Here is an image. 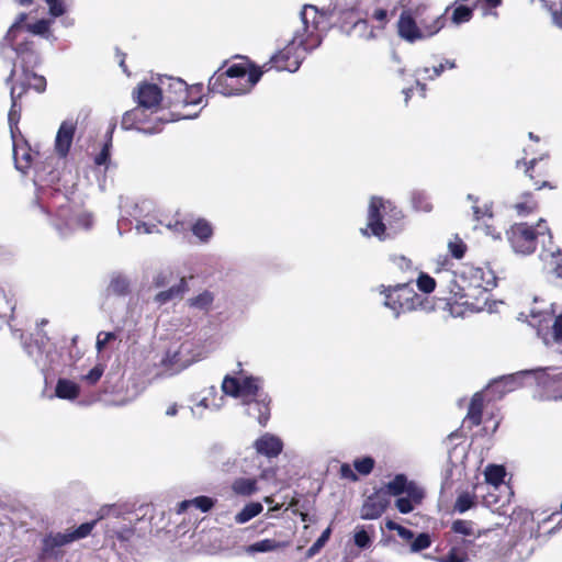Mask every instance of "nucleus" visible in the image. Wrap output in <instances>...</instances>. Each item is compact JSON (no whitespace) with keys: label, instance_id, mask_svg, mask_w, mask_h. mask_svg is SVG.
I'll use <instances>...</instances> for the list:
<instances>
[{"label":"nucleus","instance_id":"obj_60","mask_svg":"<svg viewBox=\"0 0 562 562\" xmlns=\"http://www.w3.org/2000/svg\"><path fill=\"white\" fill-rule=\"evenodd\" d=\"M104 369L101 364L93 367L83 379L90 384L94 385L103 375Z\"/></svg>","mask_w":562,"mask_h":562},{"label":"nucleus","instance_id":"obj_8","mask_svg":"<svg viewBox=\"0 0 562 562\" xmlns=\"http://www.w3.org/2000/svg\"><path fill=\"white\" fill-rule=\"evenodd\" d=\"M460 272L462 274V289L473 302L485 301L486 293L497 284V277L487 265L482 267L464 265Z\"/></svg>","mask_w":562,"mask_h":562},{"label":"nucleus","instance_id":"obj_12","mask_svg":"<svg viewBox=\"0 0 562 562\" xmlns=\"http://www.w3.org/2000/svg\"><path fill=\"white\" fill-rule=\"evenodd\" d=\"M164 124L157 120V115L154 119H149L147 110L139 105L126 111L121 120V127L123 130H137L145 134L160 133Z\"/></svg>","mask_w":562,"mask_h":562},{"label":"nucleus","instance_id":"obj_22","mask_svg":"<svg viewBox=\"0 0 562 562\" xmlns=\"http://www.w3.org/2000/svg\"><path fill=\"white\" fill-rule=\"evenodd\" d=\"M540 258L548 272L562 282V249L559 246L554 248L543 246Z\"/></svg>","mask_w":562,"mask_h":562},{"label":"nucleus","instance_id":"obj_29","mask_svg":"<svg viewBox=\"0 0 562 562\" xmlns=\"http://www.w3.org/2000/svg\"><path fill=\"white\" fill-rule=\"evenodd\" d=\"M232 491L238 496L248 497L258 492V481L254 477H238L232 483Z\"/></svg>","mask_w":562,"mask_h":562},{"label":"nucleus","instance_id":"obj_27","mask_svg":"<svg viewBox=\"0 0 562 562\" xmlns=\"http://www.w3.org/2000/svg\"><path fill=\"white\" fill-rule=\"evenodd\" d=\"M484 409V396L482 393H475L469 404L465 422L470 428L481 425Z\"/></svg>","mask_w":562,"mask_h":562},{"label":"nucleus","instance_id":"obj_30","mask_svg":"<svg viewBox=\"0 0 562 562\" xmlns=\"http://www.w3.org/2000/svg\"><path fill=\"white\" fill-rule=\"evenodd\" d=\"M539 207L538 201L531 192H524L519 200L513 205V209L519 216H527L535 213Z\"/></svg>","mask_w":562,"mask_h":562},{"label":"nucleus","instance_id":"obj_40","mask_svg":"<svg viewBox=\"0 0 562 562\" xmlns=\"http://www.w3.org/2000/svg\"><path fill=\"white\" fill-rule=\"evenodd\" d=\"M485 481L494 486H498L504 482L506 470L504 465L488 464L484 471Z\"/></svg>","mask_w":562,"mask_h":562},{"label":"nucleus","instance_id":"obj_63","mask_svg":"<svg viewBox=\"0 0 562 562\" xmlns=\"http://www.w3.org/2000/svg\"><path fill=\"white\" fill-rule=\"evenodd\" d=\"M446 69V65L439 64L438 66H434L431 69L428 67H425L423 69V72L426 75L425 78L434 80L435 78L439 77Z\"/></svg>","mask_w":562,"mask_h":562},{"label":"nucleus","instance_id":"obj_56","mask_svg":"<svg viewBox=\"0 0 562 562\" xmlns=\"http://www.w3.org/2000/svg\"><path fill=\"white\" fill-rule=\"evenodd\" d=\"M191 221L186 218H176L172 223L167 224V227L175 233H187L190 229Z\"/></svg>","mask_w":562,"mask_h":562},{"label":"nucleus","instance_id":"obj_50","mask_svg":"<svg viewBox=\"0 0 562 562\" xmlns=\"http://www.w3.org/2000/svg\"><path fill=\"white\" fill-rule=\"evenodd\" d=\"M412 203L416 211L430 212L432 210V204L429 202L428 198L422 193H414Z\"/></svg>","mask_w":562,"mask_h":562},{"label":"nucleus","instance_id":"obj_64","mask_svg":"<svg viewBox=\"0 0 562 562\" xmlns=\"http://www.w3.org/2000/svg\"><path fill=\"white\" fill-rule=\"evenodd\" d=\"M172 277V273L169 272V273H159L155 280H154V284L157 286V288H161V286H165L169 283L170 281V278Z\"/></svg>","mask_w":562,"mask_h":562},{"label":"nucleus","instance_id":"obj_9","mask_svg":"<svg viewBox=\"0 0 562 562\" xmlns=\"http://www.w3.org/2000/svg\"><path fill=\"white\" fill-rule=\"evenodd\" d=\"M385 216L393 217L395 221L403 218L402 212L390 201L380 196H372L368 207L367 227L361 228V234L384 240L386 238Z\"/></svg>","mask_w":562,"mask_h":562},{"label":"nucleus","instance_id":"obj_42","mask_svg":"<svg viewBox=\"0 0 562 562\" xmlns=\"http://www.w3.org/2000/svg\"><path fill=\"white\" fill-rule=\"evenodd\" d=\"M280 548V543L274 539H263L255 543L249 544L246 548V552L255 554L259 552H271Z\"/></svg>","mask_w":562,"mask_h":562},{"label":"nucleus","instance_id":"obj_6","mask_svg":"<svg viewBox=\"0 0 562 562\" xmlns=\"http://www.w3.org/2000/svg\"><path fill=\"white\" fill-rule=\"evenodd\" d=\"M413 282V278H408L395 285L379 286L380 294L384 296V305L392 310L396 317L418 308H426L428 300L415 291Z\"/></svg>","mask_w":562,"mask_h":562},{"label":"nucleus","instance_id":"obj_47","mask_svg":"<svg viewBox=\"0 0 562 562\" xmlns=\"http://www.w3.org/2000/svg\"><path fill=\"white\" fill-rule=\"evenodd\" d=\"M416 285L423 293H431L436 289V280L425 272H420Z\"/></svg>","mask_w":562,"mask_h":562},{"label":"nucleus","instance_id":"obj_58","mask_svg":"<svg viewBox=\"0 0 562 562\" xmlns=\"http://www.w3.org/2000/svg\"><path fill=\"white\" fill-rule=\"evenodd\" d=\"M135 533V529L133 527H124L120 530H113L111 537L116 538L121 542L130 541Z\"/></svg>","mask_w":562,"mask_h":562},{"label":"nucleus","instance_id":"obj_61","mask_svg":"<svg viewBox=\"0 0 562 562\" xmlns=\"http://www.w3.org/2000/svg\"><path fill=\"white\" fill-rule=\"evenodd\" d=\"M393 263L403 271H412L413 270V262L411 259L404 257V256H394L392 258Z\"/></svg>","mask_w":562,"mask_h":562},{"label":"nucleus","instance_id":"obj_18","mask_svg":"<svg viewBox=\"0 0 562 562\" xmlns=\"http://www.w3.org/2000/svg\"><path fill=\"white\" fill-rule=\"evenodd\" d=\"M451 548L446 555L438 558L439 562H467L469 553L475 552V544L472 539L454 538Z\"/></svg>","mask_w":562,"mask_h":562},{"label":"nucleus","instance_id":"obj_51","mask_svg":"<svg viewBox=\"0 0 562 562\" xmlns=\"http://www.w3.org/2000/svg\"><path fill=\"white\" fill-rule=\"evenodd\" d=\"M26 34L44 35L49 31V22L47 20H38L35 23L26 25L24 29Z\"/></svg>","mask_w":562,"mask_h":562},{"label":"nucleus","instance_id":"obj_33","mask_svg":"<svg viewBox=\"0 0 562 562\" xmlns=\"http://www.w3.org/2000/svg\"><path fill=\"white\" fill-rule=\"evenodd\" d=\"M547 346H558L562 352V314L557 316L551 329L543 336Z\"/></svg>","mask_w":562,"mask_h":562},{"label":"nucleus","instance_id":"obj_5","mask_svg":"<svg viewBox=\"0 0 562 562\" xmlns=\"http://www.w3.org/2000/svg\"><path fill=\"white\" fill-rule=\"evenodd\" d=\"M111 507L104 506L99 509L97 513V518L94 520L83 522L79 527L74 530H67L66 532H49L42 539L41 550L37 554V562H52L58 561L64 557L63 547L71 543L76 540L83 539L88 537L95 525L103 519Z\"/></svg>","mask_w":562,"mask_h":562},{"label":"nucleus","instance_id":"obj_14","mask_svg":"<svg viewBox=\"0 0 562 562\" xmlns=\"http://www.w3.org/2000/svg\"><path fill=\"white\" fill-rule=\"evenodd\" d=\"M259 387V379L255 376H246L240 381L237 378L226 375L222 382V391L233 397L256 396Z\"/></svg>","mask_w":562,"mask_h":562},{"label":"nucleus","instance_id":"obj_53","mask_svg":"<svg viewBox=\"0 0 562 562\" xmlns=\"http://www.w3.org/2000/svg\"><path fill=\"white\" fill-rule=\"evenodd\" d=\"M93 218L89 213H80L77 214L74 218H67V225L75 224L77 226H81L83 228H90L92 225Z\"/></svg>","mask_w":562,"mask_h":562},{"label":"nucleus","instance_id":"obj_59","mask_svg":"<svg viewBox=\"0 0 562 562\" xmlns=\"http://www.w3.org/2000/svg\"><path fill=\"white\" fill-rule=\"evenodd\" d=\"M48 5L49 14L58 18L65 13V5L63 0H45Z\"/></svg>","mask_w":562,"mask_h":562},{"label":"nucleus","instance_id":"obj_20","mask_svg":"<svg viewBox=\"0 0 562 562\" xmlns=\"http://www.w3.org/2000/svg\"><path fill=\"white\" fill-rule=\"evenodd\" d=\"M368 15V12H362L358 16H355L352 20L342 22L339 29L347 35H355L359 38L371 40L375 37V35L373 29L369 25L367 19Z\"/></svg>","mask_w":562,"mask_h":562},{"label":"nucleus","instance_id":"obj_62","mask_svg":"<svg viewBox=\"0 0 562 562\" xmlns=\"http://www.w3.org/2000/svg\"><path fill=\"white\" fill-rule=\"evenodd\" d=\"M339 475L341 479L356 482L358 481V475L351 469L349 463H342L339 469Z\"/></svg>","mask_w":562,"mask_h":562},{"label":"nucleus","instance_id":"obj_43","mask_svg":"<svg viewBox=\"0 0 562 562\" xmlns=\"http://www.w3.org/2000/svg\"><path fill=\"white\" fill-rule=\"evenodd\" d=\"M116 127V124L113 123L110 125L109 131L106 133L108 140L104 143L101 151L94 157V164L97 166L106 165L110 159V148L112 146V135Z\"/></svg>","mask_w":562,"mask_h":562},{"label":"nucleus","instance_id":"obj_11","mask_svg":"<svg viewBox=\"0 0 562 562\" xmlns=\"http://www.w3.org/2000/svg\"><path fill=\"white\" fill-rule=\"evenodd\" d=\"M402 8H407L423 30L426 38L436 35L446 25V13L450 10L448 7L445 13L431 14L430 5L424 0H400Z\"/></svg>","mask_w":562,"mask_h":562},{"label":"nucleus","instance_id":"obj_34","mask_svg":"<svg viewBox=\"0 0 562 562\" xmlns=\"http://www.w3.org/2000/svg\"><path fill=\"white\" fill-rule=\"evenodd\" d=\"M190 229L202 243H207L213 236V227L211 223L202 217L198 218L194 223H191Z\"/></svg>","mask_w":562,"mask_h":562},{"label":"nucleus","instance_id":"obj_39","mask_svg":"<svg viewBox=\"0 0 562 562\" xmlns=\"http://www.w3.org/2000/svg\"><path fill=\"white\" fill-rule=\"evenodd\" d=\"M451 530L454 533L462 535L467 539H474L480 536V532H476L474 529V522L471 520L457 519L451 525Z\"/></svg>","mask_w":562,"mask_h":562},{"label":"nucleus","instance_id":"obj_55","mask_svg":"<svg viewBox=\"0 0 562 562\" xmlns=\"http://www.w3.org/2000/svg\"><path fill=\"white\" fill-rule=\"evenodd\" d=\"M353 540L355 544L360 549H366L371 544V538L363 528L355 532Z\"/></svg>","mask_w":562,"mask_h":562},{"label":"nucleus","instance_id":"obj_16","mask_svg":"<svg viewBox=\"0 0 562 562\" xmlns=\"http://www.w3.org/2000/svg\"><path fill=\"white\" fill-rule=\"evenodd\" d=\"M390 497L384 493V488L376 490L373 494L367 497L361 507L362 519H376L387 508Z\"/></svg>","mask_w":562,"mask_h":562},{"label":"nucleus","instance_id":"obj_23","mask_svg":"<svg viewBox=\"0 0 562 562\" xmlns=\"http://www.w3.org/2000/svg\"><path fill=\"white\" fill-rule=\"evenodd\" d=\"M254 447L258 454L276 458L282 452L283 443L280 438L265 434L255 441Z\"/></svg>","mask_w":562,"mask_h":562},{"label":"nucleus","instance_id":"obj_24","mask_svg":"<svg viewBox=\"0 0 562 562\" xmlns=\"http://www.w3.org/2000/svg\"><path fill=\"white\" fill-rule=\"evenodd\" d=\"M424 498V492L417 485H412L405 497H398L395 501V506L402 514H408L414 510L415 505L422 503Z\"/></svg>","mask_w":562,"mask_h":562},{"label":"nucleus","instance_id":"obj_52","mask_svg":"<svg viewBox=\"0 0 562 562\" xmlns=\"http://www.w3.org/2000/svg\"><path fill=\"white\" fill-rule=\"evenodd\" d=\"M117 334L115 331H100L97 336L95 348L100 352L105 349L111 340H115Z\"/></svg>","mask_w":562,"mask_h":562},{"label":"nucleus","instance_id":"obj_4","mask_svg":"<svg viewBox=\"0 0 562 562\" xmlns=\"http://www.w3.org/2000/svg\"><path fill=\"white\" fill-rule=\"evenodd\" d=\"M263 75L262 68L241 57L240 63L229 65L225 61L210 78V92L223 95L248 93Z\"/></svg>","mask_w":562,"mask_h":562},{"label":"nucleus","instance_id":"obj_10","mask_svg":"<svg viewBox=\"0 0 562 562\" xmlns=\"http://www.w3.org/2000/svg\"><path fill=\"white\" fill-rule=\"evenodd\" d=\"M521 167L535 190L558 189V182L554 177V166L549 155H542L538 158H531L530 160L524 157L516 161V168L519 169Z\"/></svg>","mask_w":562,"mask_h":562},{"label":"nucleus","instance_id":"obj_17","mask_svg":"<svg viewBox=\"0 0 562 562\" xmlns=\"http://www.w3.org/2000/svg\"><path fill=\"white\" fill-rule=\"evenodd\" d=\"M76 130L77 121L70 119L61 122L55 137V151L58 157L66 158L68 156Z\"/></svg>","mask_w":562,"mask_h":562},{"label":"nucleus","instance_id":"obj_44","mask_svg":"<svg viewBox=\"0 0 562 562\" xmlns=\"http://www.w3.org/2000/svg\"><path fill=\"white\" fill-rule=\"evenodd\" d=\"M475 494L462 492L458 495L453 509L460 514L465 513L475 505Z\"/></svg>","mask_w":562,"mask_h":562},{"label":"nucleus","instance_id":"obj_21","mask_svg":"<svg viewBox=\"0 0 562 562\" xmlns=\"http://www.w3.org/2000/svg\"><path fill=\"white\" fill-rule=\"evenodd\" d=\"M330 5L331 13L336 16L339 27L342 22L352 20L355 16L362 13L360 0H331Z\"/></svg>","mask_w":562,"mask_h":562},{"label":"nucleus","instance_id":"obj_13","mask_svg":"<svg viewBox=\"0 0 562 562\" xmlns=\"http://www.w3.org/2000/svg\"><path fill=\"white\" fill-rule=\"evenodd\" d=\"M133 97L140 108L150 111V115L160 112V104L162 105V85L142 82L133 91Z\"/></svg>","mask_w":562,"mask_h":562},{"label":"nucleus","instance_id":"obj_31","mask_svg":"<svg viewBox=\"0 0 562 562\" xmlns=\"http://www.w3.org/2000/svg\"><path fill=\"white\" fill-rule=\"evenodd\" d=\"M189 290L188 282L184 277H182L177 285H173L169 288L168 290L160 291L156 294V302L160 304H166L167 302L176 299L181 297L184 292Z\"/></svg>","mask_w":562,"mask_h":562},{"label":"nucleus","instance_id":"obj_7","mask_svg":"<svg viewBox=\"0 0 562 562\" xmlns=\"http://www.w3.org/2000/svg\"><path fill=\"white\" fill-rule=\"evenodd\" d=\"M506 236L515 252L521 255L532 254L536 250L538 238L547 237L552 243V235L544 220H539L536 227L526 223H516L509 227Z\"/></svg>","mask_w":562,"mask_h":562},{"label":"nucleus","instance_id":"obj_15","mask_svg":"<svg viewBox=\"0 0 562 562\" xmlns=\"http://www.w3.org/2000/svg\"><path fill=\"white\" fill-rule=\"evenodd\" d=\"M398 36L408 43L425 40L422 27L407 8H403L397 21Z\"/></svg>","mask_w":562,"mask_h":562},{"label":"nucleus","instance_id":"obj_49","mask_svg":"<svg viewBox=\"0 0 562 562\" xmlns=\"http://www.w3.org/2000/svg\"><path fill=\"white\" fill-rule=\"evenodd\" d=\"M331 535V528L327 527L322 535L318 537V539L308 548L307 554L308 557H312L319 552V550L326 544L329 537Z\"/></svg>","mask_w":562,"mask_h":562},{"label":"nucleus","instance_id":"obj_26","mask_svg":"<svg viewBox=\"0 0 562 562\" xmlns=\"http://www.w3.org/2000/svg\"><path fill=\"white\" fill-rule=\"evenodd\" d=\"M215 503H216V501L213 499L212 497L201 495V496H196L192 499H184V501L180 502L177 505L176 513L181 515V514L186 513L191 507H194V508L201 510L202 513H207L214 507Z\"/></svg>","mask_w":562,"mask_h":562},{"label":"nucleus","instance_id":"obj_25","mask_svg":"<svg viewBox=\"0 0 562 562\" xmlns=\"http://www.w3.org/2000/svg\"><path fill=\"white\" fill-rule=\"evenodd\" d=\"M245 404L248 406L247 414L256 418L261 426H266L270 418V401L266 398L251 400L245 401Z\"/></svg>","mask_w":562,"mask_h":562},{"label":"nucleus","instance_id":"obj_46","mask_svg":"<svg viewBox=\"0 0 562 562\" xmlns=\"http://www.w3.org/2000/svg\"><path fill=\"white\" fill-rule=\"evenodd\" d=\"M448 248L451 256L456 259L463 258L468 250L467 244L458 236H456L452 240L449 241Z\"/></svg>","mask_w":562,"mask_h":562},{"label":"nucleus","instance_id":"obj_38","mask_svg":"<svg viewBox=\"0 0 562 562\" xmlns=\"http://www.w3.org/2000/svg\"><path fill=\"white\" fill-rule=\"evenodd\" d=\"M263 510V506L259 502H251L244 506V508L235 516L237 524H245L258 516Z\"/></svg>","mask_w":562,"mask_h":562},{"label":"nucleus","instance_id":"obj_35","mask_svg":"<svg viewBox=\"0 0 562 562\" xmlns=\"http://www.w3.org/2000/svg\"><path fill=\"white\" fill-rule=\"evenodd\" d=\"M106 291L109 295L125 296L130 293V281L122 274H115L112 277Z\"/></svg>","mask_w":562,"mask_h":562},{"label":"nucleus","instance_id":"obj_36","mask_svg":"<svg viewBox=\"0 0 562 562\" xmlns=\"http://www.w3.org/2000/svg\"><path fill=\"white\" fill-rule=\"evenodd\" d=\"M213 302L214 294L211 291L205 290L196 296L189 299L188 305L207 313L211 310Z\"/></svg>","mask_w":562,"mask_h":562},{"label":"nucleus","instance_id":"obj_1","mask_svg":"<svg viewBox=\"0 0 562 562\" xmlns=\"http://www.w3.org/2000/svg\"><path fill=\"white\" fill-rule=\"evenodd\" d=\"M25 19L26 14H20L1 41L3 48L9 47L15 54L13 66L5 79V83L10 86L11 100L8 123L13 136L19 132L23 103L29 92L33 90L43 93L47 87L46 78L35 71L42 58L33 36L24 31Z\"/></svg>","mask_w":562,"mask_h":562},{"label":"nucleus","instance_id":"obj_2","mask_svg":"<svg viewBox=\"0 0 562 562\" xmlns=\"http://www.w3.org/2000/svg\"><path fill=\"white\" fill-rule=\"evenodd\" d=\"M301 20L302 29L294 33L292 40L276 52L267 63L259 66L263 74L272 69L295 72L304 60L305 54L322 44L323 32L329 24L326 13L321 12L315 5L305 4L301 11Z\"/></svg>","mask_w":562,"mask_h":562},{"label":"nucleus","instance_id":"obj_32","mask_svg":"<svg viewBox=\"0 0 562 562\" xmlns=\"http://www.w3.org/2000/svg\"><path fill=\"white\" fill-rule=\"evenodd\" d=\"M56 396L64 400H75L80 394L78 384L67 379H59L55 389Z\"/></svg>","mask_w":562,"mask_h":562},{"label":"nucleus","instance_id":"obj_19","mask_svg":"<svg viewBox=\"0 0 562 562\" xmlns=\"http://www.w3.org/2000/svg\"><path fill=\"white\" fill-rule=\"evenodd\" d=\"M461 283V272H459L458 274H452L451 280L447 285L449 296L445 297L446 305L449 306L450 308H452L453 304L471 307L475 306V302H473L471 297H468V293L462 289Z\"/></svg>","mask_w":562,"mask_h":562},{"label":"nucleus","instance_id":"obj_37","mask_svg":"<svg viewBox=\"0 0 562 562\" xmlns=\"http://www.w3.org/2000/svg\"><path fill=\"white\" fill-rule=\"evenodd\" d=\"M475 9V2H473L471 7L464 4L456 5L451 14V22L456 25H460L462 23L471 21Z\"/></svg>","mask_w":562,"mask_h":562},{"label":"nucleus","instance_id":"obj_45","mask_svg":"<svg viewBox=\"0 0 562 562\" xmlns=\"http://www.w3.org/2000/svg\"><path fill=\"white\" fill-rule=\"evenodd\" d=\"M374 465H375V461L370 456H367V457H363V458H360V459H356L353 461L355 470L360 475H369L373 471Z\"/></svg>","mask_w":562,"mask_h":562},{"label":"nucleus","instance_id":"obj_41","mask_svg":"<svg viewBox=\"0 0 562 562\" xmlns=\"http://www.w3.org/2000/svg\"><path fill=\"white\" fill-rule=\"evenodd\" d=\"M16 134H20V131L19 132H15L14 134V137L13 135L11 134V137L13 139V156H14V161H15V166L19 170L25 172L32 165V156L30 154L29 150H25V149H22L23 150V154L20 156L19 155V149L15 145V137H16Z\"/></svg>","mask_w":562,"mask_h":562},{"label":"nucleus","instance_id":"obj_54","mask_svg":"<svg viewBox=\"0 0 562 562\" xmlns=\"http://www.w3.org/2000/svg\"><path fill=\"white\" fill-rule=\"evenodd\" d=\"M14 305L7 297L5 293L0 290V318H4L13 313Z\"/></svg>","mask_w":562,"mask_h":562},{"label":"nucleus","instance_id":"obj_57","mask_svg":"<svg viewBox=\"0 0 562 562\" xmlns=\"http://www.w3.org/2000/svg\"><path fill=\"white\" fill-rule=\"evenodd\" d=\"M370 16L378 22L380 30H383L389 22L387 10L383 8H375Z\"/></svg>","mask_w":562,"mask_h":562},{"label":"nucleus","instance_id":"obj_3","mask_svg":"<svg viewBox=\"0 0 562 562\" xmlns=\"http://www.w3.org/2000/svg\"><path fill=\"white\" fill-rule=\"evenodd\" d=\"M162 85V106L157 120L160 123H170L180 120L193 119L198 115L191 108L200 104L203 99V85L188 86L180 78H160Z\"/></svg>","mask_w":562,"mask_h":562},{"label":"nucleus","instance_id":"obj_48","mask_svg":"<svg viewBox=\"0 0 562 562\" xmlns=\"http://www.w3.org/2000/svg\"><path fill=\"white\" fill-rule=\"evenodd\" d=\"M431 546V538L428 533H419L411 543V550L413 552H419L428 549Z\"/></svg>","mask_w":562,"mask_h":562},{"label":"nucleus","instance_id":"obj_28","mask_svg":"<svg viewBox=\"0 0 562 562\" xmlns=\"http://www.w3.org/2000/svg\"><path fill=\"white\" fill-rule=\"evenodd\" d=\"M412 485H417L408 481L405 474H396L392 481L384 485V493L390 496H400L409 492Z\"/></svg>","mask_w":562,"mask_h":562}]
</instances>
